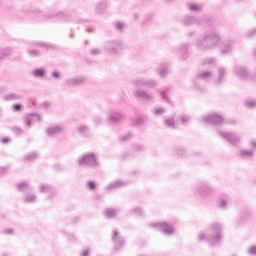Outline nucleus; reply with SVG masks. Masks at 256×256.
<instances>
[{"mask_svg":"<svg viewBox=\"0 0 256 256\" xmlns=\"http://www.w3.org/2000/svg\"><path fill=\"white\" fill-rule=\"evenodd\" d=\"M221 43V34L216 31L206 32L195 41L198 51H213Z\"/></svg>","mask_w":256,"mask_h":256,"instance_id":"obj_1","label":"nucleus"},{"mask_svg":"<svg viewBox=\"0 0 256 256\" xmlns=\"http://www.w3.org/2000/svg\"><path fill=\"white\" fill-rule=\"evenodd\" d=\"M199 241H207L211 247H215L221 243L223 239L222 226L218 222L211 224L210 228L207 230V233H200L198 235Z\"/></svg>","mask_w":256,"mask_h":256,"instance_id":"obj_2","label":"nucleus"},{"mask_svg":"<svg viewBox=\"0 0 256 256\" xmlns=\"http://www.w3.org/2000/svg\"><path fill=\"white\" fill-rule=\"evenodd\" d=\"M181 23L185 25V27H189L191 25H203V23L213 25L214 20L210 19L209 16L195 17L191 15H186L181 19Z\"/></svg>","mask_w":256,"mask_h":256,"instance_id":"obj_3","label":"nucleus"},{"mask_svg":"<svg viewBox=\"0 0 256 256\" xmlns=\"http://www.w3.org/2000/svg\"><path fill=\"white\" fill-rule=\"evenodd\" d=\"M194 193L202 199H207V197L215 195V189L207 182H200L194 186Z\"/></svg>","mask_w":256,"mask_h":256,"instance_id":"obj_4","label":"nucleus"},{"mask_svg":"<svg viewBox=\"0 0 256 256\" xmlns=\"http://www.w3.org/2000/svg\"><path fill=\"white\" fill-rule=\"evenodd\" d=\"M104 49L109 55H121L125 51V44L121 40H111L105 43Z\"/></svg>","mask_w":256,"mask_h":256,"instance_id":"obj_5","label":"nucleus"},{"mask_svg":"<svg viewBox=\"0 0 256 256\" xmlns=\"http://www.w3.org/2000/svg\"><path fill=\"white\" fill-rule=\"evenodd\" d=\"M78 165L81 167H92L97 169L99 167V162H97V156L94 153L82 154L77 159Z\"/></svg>","mask_w":256,"mask_h":256,"instance_id":"obj_6","label":"nucleus"},{"mask_svg":"<svg viewBox=\"0 0 256 256\" xmlns=\"http://www.w3.org/2000/svg\"><path fill=\"white\" fill-rule=\"evenodd\" d=\"M234 75L241 81H249L250 79L256 81V75L249 73L245 66L236 65L234 67Z\"/></svg>","mask_w":256,"mask_h":256,"instance_id":"obj_7","label":"nucleus"},{"mask_svg":"<svg viewBox=\"0 0 256 256\" xmlns=\"http://www.w3.org/2000/svg\"><path fill=\"white\" fill-rule=\"evenodd\" d=\"M218 135L224 141H227L228 143H230V145H233L234 147H237L239 145V143H241V136H239L233 132L218 131Z\"/></svg>","mask_w":256,"mask_h":256,"instance_id":"obj_8","label":"nucleus"},{"mask_svg":"<svg viewBox=\"0 0 256 256\" xmlns=\"http://www.w3.org/2000/svg\"><path fill=\"white\" fill-rule=\"evenodd\" d=\"M133 87L141 89V87H146L147 89H154L157 86V81L153 79H146L143 77L135 78L132 80Z\"/></svg>","mask_w":256,"mask_h":256,"instance_id":"obj_9","label":"nucleus"},{"mask_svg":"<svg viewBox=\"0 0 256 256\" xmlns=\"http://www.w3.org/2000/svg\"><path fill=\"white\" fill-rule=\"evenodd\" d=\"M134 97L142 103H149L151 101H155V95H153V93L147 90H143L141 88H138L134 91Z\"/></svg>","mask_w":256,"mask_h":256,"instance_id":"obj_10","label":"nucleus"},{"mask_svg":"<svg viewBox=\"0 0 256 256\" xmlns=\"http://www.w3.org/2000/svg\"><path fill=\"white\" fill-rule=\"evenodd\" d=\"M149 227H152L153 229H157L158 231H161L163 235H173L175 233V228L173 225L167 222H161V223H151L149 224Z\"/></svg>","mask_w":256,"mask_h":256,"instance_id":"obj_11","label":"nucleus"},{"mask_svg":"<svg viewBox=\"0 0 256 256\" xmlns=\"http://www.w3.org/2000/svg\"><path fill=\"white\" fill-rule=\"evenodd\" d=\"M235 45H236L235 40L226 39L223 41L220 40V44L218 45V47H219L220 53H222V55H229L231 53V51H233V49H235Z\"/></svg>","mask_w":256,"mask_h":256,"instance_id":"obj_12","label":"nucleus"},{"mask_svg":"<svg viewBox=\"0 0 256 256\" xmlns=\"http://www.w3.org/2000/svg\"><path fill=\"white\" fill-rule=\"evenodd\" d=\"M125 119V114L119 110H110L108 113V123L110 125H117L118 123H121Z\"/></svg>","mask_w":256,"mask_h":256,"instance_id":"obj_13","label":"nucleus"},{"mask_svg":"<svg viewBox=\"0 0 256 256\" xmlns=\"http://www.w3.org/2000/svg\"><path fill=\"white\" fill-rule=\"evenodd\" d=\"M203 123H205L206 125H222V123L225 121L223 119V116L219 115V114H208L205 115L202 118Z\"/></svg>","mask_w":256,"mask_h":256,"instance_id":"obj_14","label":"nucleus"},{"mask_svg":"<svg viewBox=\"0 0 256 256\" xmlns=\"http://www.w3.org/2000/svg\"><path fill=\"white\" fill-rule=\"evenodd\" d=\"M85 83H87V78L85 76H76L65 80V85H67V87H79V85H85Z\"/></svg>","mask_w":256,"mask_h":256,"instance_id":"obj_15","label":"nucleus"},{"mask_svg":"<svg viewBox=\"0 0 256 256\" xmlns=\"http://www.w3.org/2000/svg\"><path fill=\"white\" fill-rule=\"evenodd\" d=\"M39 191L40 193L48 194V197H47L48 201H51L55 199V197H57V191L55 190V188H53V186L49 184H41L39 186Z\"/></svg>","mask_w":256,"mask_h":256,"instance_id":"obj_16","label":"nucleus"},{"mask_svg":"<svg viewBox=\"0 0 256 256\" xmlns=\"http://www.w3.org/2000/svg\"><path fill=\"white\" fill-rule=\"evenodd\" d=\"M112 241L114 243V251H119V249H123V247H125V239L119 235L117 230L113 231Z\"/></svg>","mask_w":256,"mask_h":256,"instance_id":"obj_17","label":"nucleus"},{"mask_svg":"<svg viewBox=\"0 0 256 256\" xmlns=\"http://www.w3.org/2000/svg\"><path fill=\"white\" fill-rule=\"evenodd\" d=\"M49 19L55 17L58 21H71V14L67 11H56L50 14Z\"/></svg>","mask_w":256,"mask_h":256,"instance_id":"obj_18","label":"nucleus"},{"mask_svg":"<svg viewBox=\"0 0 256 256\" xmlns=\"http://www.w3.org/2000/svg\"><path fill=\"white\" fill-rule=\"evenodd\" d=\"M227 75V69L225 67L218 68V76L214 80L215 85H221L225 82V77Z\"/></svg>","mask_w":256,"mask_h":256,"instance_id":"obj_19","label":"nucleus"},{"mask_svg":"<svg viewBox=\"0 0 256 256\" xmlns=\"http://www.w3.org/2000/svg\"><path fill=\"white\" fill-rule=\"evenodd\" d=\"M178 55L183 60L189 59V43L182 44L178 49Z\"/></svg>","mask_w":256,"mask_h":256,"instance_id":"obj_20","label":"nucleus"},{"mask_svg":"<svg viewBox=\"0 0 256 256\" xmlns=\"http://www.w3.org/2000/svg\"><path fill=\"white\" fill-rule=\"evenodd\" d=\"M125 186H127V182L121 181V180H116V181L108 184L105 189H106V191H113L115 189H121V187H125Z\"/></svg>","mask_w":256,"mask_h":256,"instance_id":"obj_21","label":"nucleus"},{"mask_svg":"<svg viewBox=\"0 0 256 256\" xmlns=\"http://www.w3.org/2000/svg\"><path fill=\"white\" fill-rule=\"evenodd\" d=\"M197 79H202V81H209L213 77V72L209 70L199 71L196 75Z\"/></svg>","mask_w":256,"mask_h":256,"instance_id":"obj_22","label":"nucleus"},{"mask_svg":"<svg viewBox=\"0 0 256 256\" xmlns=\"http://www.w3.org/2000/svg\"><path fill=\"white\" fill-rule=\"evenodd\" d=\"M231 198L229 195L221 196L218 200V208L219 209H227V205H229Z\"/></svg>","mask_w":256,"mask_h":256,"instance_id":"obj_23","label":"nucleus"},{"mask_svg":"<svg viewBox=\"0 0 256 256\" xmlns=\"http://www.w3.org/2000/svg\"><path fill=\"white\" fill-rule=\"evenodd\" d=\"M3 101H21L23 96L16 93H8L2 97Z\"/></svg>","mask_w":256,"mask_h":256,"instance_id":"obj_24","label":"nucleus"},{"mask_svg":"<svg viewBox=\"0 0 256 256\" xmlns=\"http://www.w3.org/2000/svg\"><path fill=\"white\" fill-rule=\"evenodd\" d=\"M63 131V127L61 126H53L48 129H46V134L49 135V137H55V135H59Z\"/></svg>","mask_w":256,"mask_h":256,"instance_id":"obj_25","label":"nucleus"},{"mask_svg":"<svg viewBox=\"0 0 256 256\" xmlns=\"http://www.w3.org/2000/svg\"><path fill=\"white\" fill-rule=\"evenodd\" d=\"M119 211L120 209L117 208H107L105 211H104V215L106 216L107 219H113L115 217H117V215H119Z\"/></svg>","mask_w":256,"mask_h":256,"instance_id":"obj_26","label":"nucleus"},{"mask_svg":"<svg viewBox=\"0 0 256 256\" xmlns=\"http://www.w3.org/2000/svg\"><path fill=\"white\" fill-rule=\"evenodd\" d=\"M187 9H189V11H193L194 13H199L203 10V5L189 2L187 4Z\"/></svg>","mask_w":256,"mask_h":256,"instance_id":"obj_27","label":"nucleus"},{"mask_svg":"<svg viewBox=\"0 0 256 256\" xmlns=\"http://www.w3.org/2000/svg\"><path fill=\"white\" fill-rule=\"evenodd\" d=\"M157 71L160 77H167V73H169V64H161Z\"/></svg>","mask_w":256,"mask_h":256,"instance_id":"obj_28","label":"nucleus"},{"mask_svg":"<svg viewBox=\"0 0 256 256\" xmlns=\"http://www.w3.org/2000/svg\"><path fill=\"white\" fill-rule=\"evenodd\" d=\"M238 157L240 159H251L253 157V151L251 150H240Z\"/></svg>","mask_w":256,"mask_h":256,"instance_id":"obj_29","label":"nucleus"},{"mask_svg":"<svg viewBox=\"0 0 256 256\" xmlns=\"http://www.w3.org/2000/svg\"><path fill=\"white\" fill-rule=\"evenodd\" d=\"M78 133H80V135H84V137H89V127H87L86 125H80L77 128Z\"/></svg>","mask_w":256,"mask_h":256,"instance_id":"obj_30","label":"nucleus"},{"mask_svg":"<svg viewBox=\"0 0 256 256\" xmlns=\"http://www.w3.org/2000/svg\"><path fill=\"white\" fill-rule=\"evenodd\" d=\"M18 191H31V185L27 182H21L17 185Z\"/></svg>","mask_w":256,"mask_h":256,"instance_id":"obj_31","label":"nucleus"},{"mask_svg":"<svg viewBox=\"0 0 256 256\" xmlns=\"http://www.w3.org/2000/svg\"><path fill=\"white\" fill-rule=\"evenodd\" d=\"M24 203H35L37 201V195L35 194H27L24 199Z\"/></svg>","mask_w":256,"mask_h":256,"instance_id":"obj_32","label":"nucleus"},{"mask_svg":"<svg viewBox=\"0 0 256 256\" xmlns=\"http://www.w3.org/2000/svg\"><path fill=\"white\" fill-rule=\"evenodd\" d=\"M202 65H209L210 67H215V65H217V60L215 58H205L202 61Z\"/></svg>","mask_w":256,"mask_h":256,"instance_id":"obj_33","label":"nucleus"},{"mask_svg":"<svg viewBox=\"0 0 256 256\" xmlns=\"http://www.w3.org/2000/svg\"><path fill=\"white\" fill-rule=\"evenodd\" d=\"M107 9V2H100L96 5V13L101 14Z\"/></svg>","mask_w":256,"mask_h":256,"instance_id":"obj_34","label":"nucleus"},{"mask_svg":"<svg viewBox=\"0 0 256 256\" xmlns=\"http://www.w3.org/2000/svg\"><path fill=\"white\" fill-rule=\"evenodd\" d=\"M164 124L166 125V127H169L170 129H175V117L167 118L164 121Z\"/></svg>","mask_w":256,"mask_h":256,"instance_id":"obj_35","label":"nucleus"},{"mask_svg":"<svg viewBox=\"0 0 256 256\" xmlns=\"http://www.w3.org/2000/svg\"><path fill=\"white\" fill-rule=\"evenodd\" d=\"M13 53V50L11 48H6L0 53V61L2 59H5V57H9Z\"/></svg>","mask_w":256,"mask_h":256,"instance_id":"obj_36","label":"nucleus"},{"mask_svg":"<svg viewBox=\"0 0 256 256\" xmlns=\"http://www.w3.org/2000/svg\"><path fill=\"white\" fill-rule=\"evenodd\" d=\"M32 75H34V77H45V69L43 68L35 69L32 72Z\"/></svg>","mask_w":256,"mask_h":256,"instance_id":"obj_37","label":"nucleus"},{"mask_svg":"<svg viewBox=\"0 0 256 256\" xmlns=\"http://www.w3.org/2000/svg\"><path fill=\"white\" fill-rule=\"evenodd\" d=\"M158 93H160L162 101H165L166 103H171L169 97L167 96V89L158 90Z\"/></svg>","mask_w":256,"mask_h":256,"instance_id":"obj_38","label":"nucleus"},{"mask_svg":"<svg viewBox=\"0 0 256 256\" xmlns=\"http://www.w3.org/2000/svg\"><path fill=\"white\" fill-rule=\"evenodd\" d=\"M147 121V117H140L133 121V125L136 127H141Z\"/></svg>","mask_w":256,"mask_h":256,"instance_id":"obj_39","label":"nucleus"},{"mask_svg":"<svg viewBox=\"0 0 256 256\" xmlns=\"http://www.w3.org/2000/svg\"><path fill=\"white\" fill-rule=\"evenodd\" d=\"M39 13H41V11H39V10H31V9H24L23 10V14L24 15H29V17H31V14L32 15H39Z\"/></svg>","mask_w":256,"mask_h":256,"instance_id":"obj_40","label":"nucleus"},{"mask_svg":"<svg viewBox=\"0 0 256 256\" xmlns=\"http://www.w3.org/2000/svg\"><path fill=\"white\" fill-rule=\"evenodd\" d=\"M37 157H39L37 152H32V153L25 156V160L26 161H35V159H37Z\"/></svg>","mask_w":256,"mask_h":256,"instance_id":"obj_41","label":"nucleus"},{"mask_svg":"<svg viewBox=\"0 0 256 256\" xmlns=\"http://www.w3.org/2000/svg\"><path fill=\"white\" fill-rule=\"evenodd\" d=\"M132 215H136V217H141L143 215V210L139 207H136L130 211Z\"/></svg>","mask_w":256,"mask_h":256,"instance_id":"obj_42","label":"nucleus"},{"mask_svg":"<svg viewBox=\"0 0 256 256\" xmlns=\"http://www.w3.org/2000/svg\"><path fill=\"white\" fill-rule=\"evenodd\" d=\"M245 105L248 109H255L256 107V101L255 100H247L245 102Z\"/></svg>","mask_w":256,"mask_h":256,"instance_id":"obj_43","label":"nucleus"},{"mask_svg":"<svg viewBox=\"0 0 256 256\" xmlns=\"http://www.w3.org/2000/svg\"><path fill=\"white\" fill-rule=\"evenodd\" d=\"M191 117H189L188 115H181L179 117V120L181 121V123H183V125H187V123H189Z\"/></svg>","mask_w":256,"mask_h":256,"instance_id":"obj_44","label":"nucleus"},{"mask_svg":"<svg viewBox=\"0 0 256 256\" xmlns=\"http://www.w3.org/2000/svg\"><path fill=\"white\" fill-rule=\"evenodd\" d=\"M39 47H42V49H55V46H53L52 44L49 43H43L40 42L38 43Z\"/></svg>","mask_w":256,"mask_h":256,"instance_id":"obj_45","label":"nucleus"},{"mask_svg":"<svg viewBox=\"0 0 256 256\" xmlns=\"http://www.w3.org/2000/svg\"><path fill=\"white\" fill-rule=\"evenodd\" d=\"M9 173V166L0 167V177Z\"/></svg>","mask_w":256,"mask_h":256,"instance_id":"obj_46","label":"nucleus"},{"mask_svg":"<svg viewBox=\"0 0 256 256\" xmlns=\"http://www.w3.org/2000/svg\"><path fill=\"white\" fill-rule=\"evenodd\" d=\"M153 113L156 116L163 115V113H165V108H154Z\"/></svg>","mask_w":256,"mask_h":256,"instance_id":"obj_47","label":"nucleus"},{"mask_svg":"<svg viewBox=\"0 0 256 256\" xmlns=\"http://www.w3.org/2000/svg\"><path fill=\"white\" fill-rule=\"evenodd\" d=\"M87 187L90 189V191H95L97 184L94 181H89L87 182Z\"/></svg>","mask_w":256,"mask_h":256,"instance_id":"obj_48","label":"nucleus"},{"mask_svg":"<svg viewBox=\"0 0 256 256\" xmlns=\"http://www.w3.org/2000/svg\"><path fill=\"white\" fill-rule=\"evenodd\" d=\"M30 57H39L41 55V52L39 50H28Z\"/></svg>","mask_w":256,"mask_h":256,"instance_id":"obj_49","label":"nucleus"},{"mask_svg":"<svg viewBox=\"0 0 256 256\" xmlns=\"http://www.w3.org/2000/svg\"><path fill=\"white\" fill-rule=\"evenodd\" d=\"M151 19H152L151 15L145 16L142 20V25H149L151 23Z\"/></svg>","mask_w":256,"mask_h":256,"instance_id":"obj_50","label":"nucleus"},{"mask_svg":"<svg viewBox=\"0 0 256 256\" xmlns=\"http://www.w3.org/2000/svg\"><path fill=\"white\" fill-rule=\"evenodd\" d=\"M29 116L32 118V121H42L41 114H29Z\"/></svg>","mask_w":256,"mask_h":256,"instance_id":"obj_51","label":"nucleus"},{"mask_svg":"<svg viewBox=\"0 0 256 256\" xmlns=\"http://www.w3.org/2000/svg\"><path fill=\"white\" fill-rule=\"evenodd\" d=\"M33 118H31L29 115L26 117L25 119V125L26 127H31L32 123H33Z\"/></svg>","mask_w":256,"mask_h":256,"instance_id":"obj_52","label":"nucleus"},{"mask_svg":"<svg viewBox=\"0 0 256 256\" xmlns=\"http://www.w3.org/2000/svg\"><path fill=\"white\" fill-rule=\"evenodd\" d=\"M131 137H133V134L128 133V134H126L124 136H121L120 137V141H129V139H131Z\"/></svg>","mask_w":256,"mask_h":256,"instance_id":"obj_53","label":"nucleus"},{"mask_svg":"<svg viewBox=\"0 0 256 256\" xmlns=\"http://www.w3.org/2000/svg\"><path fill=\"white\" fill-rule=\"evenodd\" d=\"M12 131L15 133V135H23V129L19 127H14Z\"/></svg>","mask_w":256,"mask_h":256,"instance_id":"obj_54","label":"nucleus"},{"mask_svg":"<svg viewBox=\"0 0 256 256\" xmlns=\"http://www.w3.org/2000/svg\"><path fill=\"white\" fill-rule=\"evenodd\" d=\"M177 155L178 157H183V155H185V148H178Z\"/></svg>","mask_w":256,"mask_h":256,"instance_id":"obj_55","label":"nucleus"},{"mask_svg":"<svg viewBox=\"0 0 256 256\" xmlns=\"http://www.w3.org/2000/svg\"><path fill=\"white\" fill-rule=\"evenodd\" d=\"M115 29H117V31H123V23L116 22Z\"/></svg>","mask_w":256,"mask_h":256,"instance_id":"obj_56","label":"nucleus"},{"mask_svg":"<svg viewBox=\"0 0 256 256\" xmlns=\"http://www.w3.org/2000/svg\"><path fill=\"white\" fill-rule=\"evenodd\" d=\"M91 55H100L101 50L99 48H94L90 51Z\"/></svg>","mask_w":256,"mask_h":256,"instance_id":"obj_57","label":"nucleus"},{"mask_svg":"<svg viewBox=\"0 0 256 256\" xmlns=\"http://www.w3.org/2000/svg\"><path fill=\"white\" fill-rule=\"evenodd\" d=\"M94 123H95L96 125H102V124H103V119H102L101 117H96V118L94 119Z\"/></svg>","mask_w":256,"mask_h":256,"instance_id":"obj_58","label":"nucleus"},{"mask_svg":"<svg viewBox=\"0 0 256 256\" xmlns=\"http://www.w3.org/2000/svg\"><path fill=\"white\" fill-rule=\"evenodd\" d=\"M248 253L250 255H256V246H252L249 248Z\"/></svg>","mask_w":256,"mask_h":256,"instance_id":"obj_59","label":"nucleus"},{"mask_svg":"<svg viewBox=\"0 0 256 256\" xmlns=\"http://www.w3.org/2000/svg\"><path fill=\"white\" fill-rule=\"evenodd\" d=\"M12 108L14 109V111L19 112V111H21L22 106H21V104H14L12 106Z\"/></svg>","mask_w":256,"mask_h":256,"instance_id":"obj_60","label":"nucleus"},{"mask_svg":"<svg viewBox=\"0 0 256 256\" xmlns=\"http://www.w3.org/2000/svg\"><path fill=\"white\" fill-rule=\"evenodd\" d=\"M145 149L144 145H135L134 151H143Z\"/></svg>","mask_w":256,"mask_h":256,"instance_id":"obj_61","label":"nucleus"},{"mask_svg":"<svg viewBox=\"0 0 256 256\" xmlns=\"http://www.w3.org/2000/svg\"><path fill=\"white\" fill-rule=\"evenodd\" d=\"M52 77L54 78V79H59V77L61 76V74H59V72H57V71H54V72H52Z\"/></svg>","mask_w":256,"mask_h":256,"instance_id":"obj_62","label":"nucleus"},{"mask_svg":"<svg viewBox=\"0 0 256 256\" xmlns=\"http://www.w3.org/2000/svg\"><path fill=\"white\" fill-rule=\"evenodd\" d=\"M6 91H7V86L0 87V95H3V93H6Z\"/></svg>","mask_w":256,"mask_h":256,"instance_id":"obj_63","label":"nucleus"},{"mask_svg":"<svg viewBox=\"0 0 256 256\" xmlns=\"http://www.w3.org/2000/svg\"><path fill=\"white\" fill-rule=\"evenodd\" d=\"M81 256H89V249L83 250Z\"/></svg>","mask_w":256,"mask_h":256,"instance_id":"obj_64","label":"nucleus"}]
</instances>
